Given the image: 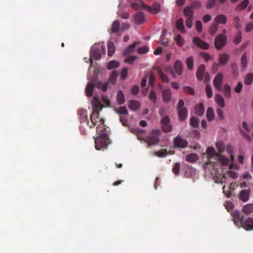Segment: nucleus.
Returning <instances> with one entry per match:
<instances>
[{"mask_svg":"<svg viewBox=\"0 0 253 253\" xmlns=\"http://www.w3.org/2000/svg\"><path fill=\"white\" fill-rule=\"evenodd\" d=\"M99 123L100 124L96 127V132L99 136L95 138V148L98 150L106 149L109 143L108 134L103 132L105 129L104 119H100Z\"/></svg>","mask_w":253,"mask_h":253,"instance_id":"f257e3e1","label":"nucleus"},{"mask_svg":"<svg viewBox=\"0 0 253 253\" xmlns=\"http://www.w3.org/2000/svg\"><path fill=\"white\" fill-rule=\"evenodd\" d=\"M234 218V222H239L242 224L243 227L246 230L253 229V218L249 217L244 222L243 220L244 216L239 211H236L233 213Z\"/></svg>","mask_w":253,"mask_h":253,"instance_id":"f03ea898","label":"nucleus"},{"mask_svg":"<svg viewBox=\"0 0 253 253\" xmlns=\"http://www.w3.org/2000/svg\"><path fill=\"white\" fill-rule=\"evenodd\" d=\"M106 52L105 46L102 43L95 44L93 45L90 50V65L93 63L92 58L99 60L101 58L102 53L105 54Z\"/></svg>","mask_w":253,"mask_h":253,"instance_id":"7ed1b4c3","label":"nucleus"},{"mask_svg":"<svg viewBox=\"0 0 253 253\" xmlns=\"http://www.w3.org/2000/svg\"><path fill=\"white\" fill-rule=\"evenodd\" d=\"M196 75L198 80H204L205 83H207L210 81V75L208 73L205 72V66L204 64H201L199 66Z\"/></svg>","mask_w":253,"mask_h":253,"instance_id":"20e7f679","label":"nucleus"},{"mask_svg":"<svg viewBox=\"0 0 253 253\" xmlns=\"http://www.w3.org/2000/svg\"><path fill=\"white\" fill-rule=\"evenodd\" d=\"M160 134L161 131L159 129L154 130L152 132V134L145 140V142L149 146L155 145L159 141V136Z\"/></svg>","mask_w":253,"mask_h":253,"instance_id":"39448f33","label":"nucleus"},{"mask_svg":"<svg viewBox=\"0 0 253 253\" xmlns=\"http://www.w3.org/2000/svg\"><path fill=\"white\" fill-rule=\"evenodd\" d=\"M227 42V37L224 34L218 35L215 39L214 45L217 49H220Z\"/></svg>","mask_w":253,"mask_h":253,"instance_id":"423d86ee","label":"nucleus"},{"mask_svg":"<svg viewBox=\"0 0 253 253\" xmlns=\"http://www.w3.org/2000/svg\"><path fill=\"white\" fill-rule=\"evenodd\" d=\"M141 6L143 8L149 12H151L153 14H157L160 11V5L157 2H154L152 5V7H151L145 4L144 2H141Z\"/></svg>","mask_w":253,"mask_h":253,"instance_id":"0eeeda50","label":"nucleus"},{"mask_svg":"<svg viewBox=\"0 0 253 253\" xmlns=\"http://www.w3.org/2000/svg\"><path fill=\"white\" fill-rule=\"evenodd\" d=\"M223 83V75L221 73H218L213 79V83L215 87L219 90L222 89Z\"/></svg>","mask_w":253,"mask_h":253,"instance_id":"6e6552de","label":"nucleus"},{"mask_svg":"<svg viewBox=\"0 0 253 253\" xmlns=\"http://www.w3.org/2000/svg\"><path fill=\"white\" fill-rule=\"evenodd\" d=\"M193 42L198 47L203 49H208L210 47L208 43L204 42L197 37H195L193 38Z\"/></svg>","mask_w":253,"mask_h":253,"instance_id":"1a4fd4ad","label":"nucleus"},{"mask_svg":"<svg viewBox=\"0 0 253 253\" xmlns=\"http://www.w3.org/2000/svg\"><path fill=\"white\" fill-rule=\"evenodd\" d=\"M92 112L97 115H99V112L102 109V107L99 102V100L97 97H94L92 100Z\"/></svg>","mask_w":253,"mask_h":253,"instance_id":"9d476101","label":"nucleus"},{"mask_svg":"<svg viewBox=\"0 0 253 253\" xmlns=\"http://www.w3.org/2000/svg\"><path fill=\"white\" fill-rule=\"evenodd\" d=\"M174 143L177 147L185 148L188 146V142L186 140L178 136L174 138Z\"/></svg>","mask_w":253,"mask_h":253,"instance_id":"9b49d317","label":"nucleus"},{"mask_svg":"<svg viewBox=\"0 0 253 253\" xmlns=\"http://www.w3.org/2000/svg\"><path fill=\"white\" fill-rule=\"evenodd\" d=\"M99 119V115H97V114H95V113H91L90 115V119L91 122H89V121H87V125L89 126L90 128L94 127V126L96 125Z\"/></svg>","mask_w":253,"mask_h":253,"instance_id":"f8f14e48","label":"nucleus"},{"mask_svg":"<svg viewBox=\"0 0 253 253\" xmlns=\"http://www.w3.org/2000/svg\"><path fill=\"white\" fill-rule=\"evenodd\" d=\"M251 191L250 189L242 190L239 194V198L243 202L248 201Z\"/></svg>","mask_w":253,"mask_h":253,"instance_id":"ddd939ff","label":"nucleus"},{"mask_svg":"<svg viewBox=\"0 0 253 253\" xmlns=\"http://www.w3.org/2000/svg\"><path fill=\"white\" fill-rule=\"evenodd\" d=\"M134 19L136 24H141L145 20V15L142 12H138L134 15Z\"/></svg>","mask_w":253,"mask_h":253,"instance_id":"4468645a","label":"nucleus"},{"mask_svg":"<svg viewBox=\"0 0 253 253\" xmlns=\"http://www.w3.org/2000/svg\"><path fill=\"white\" fill-rule=\"evenodd\" d=\"M163 100L166 103H168L171 100V91L170 89L167 88L162 91Z\"/></svg>","mask_w":253,"mask_h":253,"instance_id":"2eb2a0df","label":"nucleus"},{"mask_svg":"<svg viewBox=\"0 0 253 253\" xmlns=\"http://www.w3.org/2000/svg\"><path fill=\"white\" fill-rule=\"evenodd\" d=\"M78 115L80 116V119L81 123L85 122L87 123L88 121L87 118V111L86 110L81 109L78 111Z\"/></svg>","mask_w":253,"mask_h":253,"instance_id":"dca6fc26","label":"nucleus"},{"mask_svg":"<svg viewBox=\"0 0 253 253\" xmlns=\"http://www.w3.org/2000/svg\"><path fill=\"white\" fill-rule=\"evenodd\" d=\"M120 29V22L118 20H115L112 24L111 28L109 31L110 34L112 33H117Z\"/></svg>","mask_w":253,"mask_h":253,"instance_id":"f3484780","label":"nucleus"},{"mask_svg":"<svg viewBox=\"0 0 253 253\" xmlns=\"http://www.w3.org/2000/svg\"><path fill=\"white\" fill-rule=\"evenodd\" d=\"M128 107L131 110L136 111L140 107V103L137 100H131L129 102Z\"/></svg>","mask_w":253,"mask_h":253,"instance_id":"a211bd4d","label":"nucleus"},{"mask_svg":"<svg viewBox=\"0 0 253 253\" xmlns=\"http://www.w3.org/2000/svg\"><path fill=\"white\" fill-rule=\"evenodd\" d=\"M156 69L162 81L164 83H169V79L167 75L164 73L162 69L160 67H157Z\"/></svg>","mask_w":253,"mask_h":253,"instance_id":"6ab92c4d","label":"nucleus"},{"mask_svg":"<svg viewBox=\"0 0 253 253\" xmlns=\"http://www.w3.org/2000/svg\"><path fill=\"white\" fill-rule=\"evenodd\" d=\"M226 21L227 17L225 15L223 14H220L217 15L214 19L215 23L217 24L218 25L219 24H225L226 23Z\"/></svg>","mask_w":253,"mask_h":253,"instance_id":"aec40b11","label":"nucleus"},{"mask_svg":"<svg viewBox=\"0 0 253 253\" xmlns=\"http://www.w3.org/2000/svg\"><path fill=\"white\" fill-rule=\"evenodd\" d=\"M174 69L176 72L179 75H181L183 73V65L180 60H176L174 64Z\"/></svg>","mask_w":253,"mask_h":253,"instance_id":"412c9836","label":"nucleus"},{"mask_svg":"<svg viewBox=\"0 0 253 253\" xmlns=\"http://www.w3.org/2000/svg\"><path fill=\"white\" fill-rule=\"evenodd\" d=\"M96 86V84L88 83L85 88V93L86 96L90 97L92 95L93 88Z\"/></svg>","mask_w":253,"mask_h":253,"instance_id":"4be33fe9","label":"nucleus"},{"mask_svg":"<svg viewBox=\"0 0 253 253\" xmlns=\"http://www.w3.org/2000/svg\"><path fill=\"white\" fill-rule=\"evenodd\" d=\"M176 27L180 32L185 33L186 30L184 26L183 20L182 18H179L176 22Z\"/></svg>","mask_w":253,"mask_h":253,"instance_id":"5701e85b","label":"nucleus"},{"mask_svg":"<svg viewBox=\"0 0 253 253\" xmlns=\"http://www.w3.org/2000/svg\"><path fill=\"white\" fill-rule=\"evenodd\" d=\"M131 132L136 135L138 140H143V134L145 132L144 130L139 128H134L131 129Z\"/></svg>","mask_w":253,"mask_h":253,"instance_id":"b1692460","label":"nucleus"},{"mask_svg":"<svg viewBox=\"0 0 253 253\" xmlns=\"http://www.w3.org/2000/svg\"><path fill=\"white\" fill-rule=\"evenodd\" d=\"M183 13L187 18H193L194 11L192 6H187L183 10Z\"/></svg>","mask_w":253,"mask_h":253,"instance_id":"393cba45","label":"nucleus"},{"mask_svg":"<svg viewBox=\"0 0 253 253\" xmlns=\"http://www.w3.org/2000/svg\"><path fill=\"white\" fill-rule=\"evenodd\" d=\"M179 119L183 121L187 118V111L186 108H182L181 109L177 110Z\"/></svg>","mask_w":253,"mask_h":253,"instance_id":"a878e982","label":"nucleus"},{"mask_svg":"<svg viewBox=\"0 0 253 253\" xmlns=\"http://www.w3.org/2000/svg\"><path fill=\"white\" fill-rule=\"evenodd\" d=\"M229 60V56L225 53L221 54L219 57V63L221 65H225Z\"/></svg>","mask_w":253,"mask_h":253,"instance_id":"bb28decb","label":"nucleus"},{"mask_svg":"<svg viewBox=\"0 0 253 253\" xmlns=\"http://www.w3.org/2000/svg\"><path fill=\"white\" fill-rule=\"evenodd\" d=\"M140 43V42H135L132 44L128 46L124 51V54L126 55L131 53L134 49L135 46Z\"/></svg>","mask_w":253,"mask_h":253,"instance_id":"cd10ccee","label":"nucleus"},{"mask_svg":"<svg viewBox=\"0 0 253 253\" xmlns=\"http://www.w3.org/2000/svg\"><path fill=\"white\" fill-rule=\"evenodd\" d=\"M243 211L246 214H249L253 212V204H248L244 206L243 209Z\"/></svg>","mask_w":253,"mask_h":253,"instance_id":"c85d7f7f","label":"nucleus"},{"mask_svg":"<svg viewBox=\"0 0 253 253\" xmlns=\"http://www.w3.org/2000/svg\"><path fill=\"white\" fill-rule=\"evenodd\" d=\"M205 112V108L202 103H200L199 105L195 106V112L197 115L202 116Z\"/></svg>","mask_w":253,"mask_h":253,"instance_id":"c756f323","label":"nucleus"},{"mask_svg":"<svg viewBox=\"0 0 253 253\" xmlns=\"http://www.w3.org/2000/svg\"><path fill=\"white\" fill-rule=\"evenodd\" d=\"M199 157L195 153H191L188 155L186 157V160L190 163H194L196 162Z\"/></svg>","mask_w":253,"mask_h":253,"instance_id":"7c9ffc66","label":"nucleus"},{"mask_svg":"<svg viewBox=\"0 0 253 253\" xmlns=\"http://www.w3.org/2000/svg\"><path fill=\"white\" fill-rule=\"evenodd\" d=\"M117 100L119 104H123L125 102V96L122 90H119L117 92Z\"/></svg>","mask_w":253,"mask_h":253,"instance_id":"2f4dec72","label":"nucleus"},{"mask_svg":"<svg viewBox=\"0 0 253 253\" xmlns=\"http://www.w3.org/2000/svg\"><path fill=\"white\" fill-rule=\"evenodd\" d=\"M216 103L219 105L221 108H224L225 106L224 100L223 97L220 94H216L215 96Z\"/></svg>","mask_w":253,"mask_h":253,"instance_id":"473e14b6","label":"nucleus"},{"mask_svg":"<svg viewBox=\"0 0 253 253\" xmlns=\"http://www.w3.org/2000/svg\"><path fill=\"white\" fill-rule=\"evenodd\" d=\"M114 110L115 112L119 115L122 114L124 115H126L128 113V111L125 106H121L118 108H115Z\"/></svg>","mask_w":253,"mask_h":253,"instance_id":"72a5a7b5","label":"nucleus"},{"mask_svg":"<svg viewBox=\"0 0 253 253\" xmlns=\"http://www.w3.org/2000/svg\"><path fill=\"white\" fill-rule=\"evenodd\" d=\"M219 26L217 24L213 23L209 28V33L211 35H214L218 30Z\"/></svg>","mask_w":253,"mask_h":253,"instance_id":"f704fd0d","label":"nucleus"},{"mask_svg":"<svg viewBox=\"0 0 253 253\" xmlns=\"http://www.w3.org/2000/svg\"><path fill=\"white\" fill-rule=\"evenodd\" d=\"M115 51V47L113 42H109L108 43V54L109 56H111Z\"/></svg>","mask_w":253,"mask_h":253,"instance_id":"c9c22d12","label":"nucleus"},{"mask_svg":"<svg viewBox=\"0 0 253 253\" xmlns=\"http://www.w3.org/2000/svg\"><path fill=\"white\" fill-rule=\"evenodd\" d=\"M253 82V73H249L245 76L244 82L247 85H250Z\"/></svg>","mask_w":253,"mask_h":253,"instance_id":"e433bc0d","label":"nucleus"},{"mask_svg":"<svg viewBox=\"0 0 253 253\" xmlns=\"http://www.w3.org/2000/svg\"><path fill=\"white\" fill-rule=\"evenodd\" d=\"M118 74L119 73L116 71H113L110 76L108 82L112 83L113 84H116Z\"/></svg>","mask_w":253,"mask_h":253,"instance_id":"4c0bfd02","label":"nucleus"},{"mask_svg":"<svg viewBox=\"0 0 253 253\" xmlns=\"http://www.w3.org/2000/svg\"><path fill=\"white\" fill-rule=\"evenodd\" d=\"M207 117L208 120L210 121L213 120L214 118V114L213 109L212 108H209L207 111Z\"/></svg>","mask_w":253,"mask_h":253,"instance_id":"58836bf2","label":"nucleus"},{"mask_svg":"<svg viewBox=\"0 0 253 253\" xmlns=\"http://www.w3.org/2000/svg\"><path fill=\"white\" fill-rule=\"evenodd\" d=\"M249 4V0H244L242 1L237 6V10H244Z\"/></svg>","mask_w":253,"mask_h":253,"instance_id":"ea45409f","label":"nucleus"},{"mask_svg":"<svg viewBox=\"0 0 253 253\" xmlns=\"http://www.w3.org/2000/svg\"><path fill=\"white\" fill-rule=\"evenodd\" d=\"M174 41L179 46H182L184 44V40L180 34L177 35L174 38Z\"/></svg>","mask_w":253,"mask_h":253,"instance_id":"a19ab883","label":"nucleus"},{"mask_svg":"<svg viewBox=\"0 0 253 253\" xmlns=\"http://www.w3.org/2000/svg\"><path fill=\"white\" fill-rule=\"evenodd\" d=\"M207 153L209 157H213L214 156L218 157L219 155L217 154L214 149L211 147H209L207 148Z\"/></svg>","mask_w":253,"mask_h":253,"instance_id":"79ce46f5","label":"nucleus"},{"mask_svg":"<svg viewBox=\"0 0 253 253\" xmlns=\"http://www.w3.org/2000/svg\"><path fill=\"white\" fill-rule=\"evenodd\" d=\"M224 96L226 98H230L231 96V87L228 84H225L224 86Z\"/></svg>","mask_w":253,"mask_h":253,"instance_id":"37998d69","label":"nucleus"},{"mask_svg":"<svg viewBox=\"0 0 253 253\" xmlns=\"http://www.w3.org/2000/svg\"><path fill=\"white\" fill-rule=\"evenodd\" d=\"M120 65V63L117 61L112 60L110 61L107 66V68L109 70H111L114 68L118 67Z\"/></svg>","mask_w":253,"mask_h":253,"instance_id":"c03bdc74","label":"nucleus"},{"mask_svg":"<svg viewBox=\"0 0 253 253\" xmlns=\"http://www.w3.org/2000/svg\"><path fill=\"white\" fill-rule=\"evenodd\" d=\"M168 152L167 149H163L160 150V151H157L155 152V155L157 156L158 157L162 158L166 157Z\"/></svg>","mask_w":253,"mask_h":253,"instance_id":"a18cd8bd","label":"nucleus"},{"mask_svg":"<svg viewBox=\"0 0 253 253\" xmlns=\"http://www.w3.org/2000/svg\"><path fill=\"white\" fill-rule=\"evenodd\" d=\"M194 64V58L193 56H190L186 59V65L188 69L190 70H192L193 68Z\"/></svg>","mask_w":253,"mask_h":253,"instance_id":"49530a36","label":"nucleus"},{"mask_svg":"<svg viewBox=\"0 0 253 253\" xmlns=\"http://www.w3.org/2000/svg\"><path fill=\"white\" fill-rule=\"evenodd\" d=\"M109 82H106L103 84L101 82H98L96 84V87L101 88L102 91L106 92L108 87Z\"/></svg>","mask_w":253,"mask_h":253,"instance_id":"de8ad7c7","label":"nucleus"},{"mask_svg":"<svg viewBox=\"0 0 253 253\" xmlns=\"http://www.w3.org/2000/svg\"><path fill=\"white\" fill-rule=\"evenodd\" d=\"M190 124L192 127L197 128L199 126V120L196 117H193L190 119Z\"/></svg>","mask_w":253,"mask_h":253,"instance_id":"09e8293b","label":"nucleus"},{"mask_svg":"<svg viewBox=\"0 0 253 253\" xmlns=\"http://www.w3.org/2000/svg\"><path fill=\"white\" fill-rule=\"evenodd\" d=\"M201 57L206 62H208L211 60H212V57L209 53L205 52H201L200 53Z\"/></svg>","mask_w":253,"mask_h":253,"instance_id":"8fccbe9b","label":"nucleus"},{"mask_svg":"<svg viewBox=\"0 0 253 253\" xmlns=\"http://www.w3.org/2000/svg\"><path fill=\"white\" fill-rule=\"evenodd\" d=\"M218 157L219 158V161L221 164L223 166H227L229 163V160L227 158L225 157L218 155Z\"/></svg>","mask_w":253,"mask_h":253,"instance_id":"3c124183","label":"nucleus"},{"mask_svg":"<svg viewBox=\"0 0 253 253\" xmlns=\"http://www.w3.org/2000/svg\"><path fill=\"white\" fill-rule=\"evenodd\" d=\"M242 39V34L241 31H238L235 36L234 42L237 44L240 43Z\"/></svg>","mask_w":253,"mask_h":253,"instance_id":"603ef678","label":"nucleus"},{"mask_svg":"<svg viewBox=\"0 0 253 253\" xmlns=\"http://www.w3.org/2000/svg\"><path fill=\"white\" fill-rule=\"evenodd\" d=\"M149 99L153 103L156 102L157 96L154 90H151L149 94Z\"/></svg>","mask_w":253,"mask_h":253,"instance_id":"864d4df0","label":"nucleus"},{"mask_svg":"<svg viewBox=\"0 0 253 253\" xmlns=\"http://www.w3.org/2000/svg\"><path fill=\"white\" fill-rule=\"evenodd\" d=\"M183 91L187 94H189L190 95H194L195 93V91L193 88L186 86L184 87Z\"/></svg>","mask_w":253,"mask_h":253,"instance_id":"5fc2aeb1","label":"nucleus"},{"mask_svg":"<svg viewBox=\"0 0 253 253\" xmlns=\"http://www.w3.org/2000/svg\"><path fill=\"white\" fill-rule=\"evenodd\" d=\"M240 21V20L238 17H235L233 18L234 25L237 29H239L241 28V24Z\"/></svg>","mask_w":253,"mask_h":253,"instance_id":"6e6d98bb","label":"nucleus"},{"mask_svg":"<svg viewBox=\"0 0 253 253\" xmlns=\"http://www.w3.org/2000/svg\"><path fill=\"white\" fill-rule=\"evenodd\" d=\"M241 64L243 68H246L247 66V57L246 53H244L241 58Z\"/></svg>","mask_w":253,"mask_h":253,"instance_id":"4d7b16f0","label":"nucleus"},{"mask_svg":"<svg viewBox=\"0 0 253 253\" xmlns=\"http://www.w3.org/2000/svg\"><path fill=\"white\" fill-rule=\"evenodd\" d=\"M180 165L179 163H176L172 168V172L176 175L179 174L180 170Z\"/></svg>","mask_w":253,"mask_h":253,"instance_id":"13d9d810","label":"nucleus"},{"mask_svg":"<svg viewBox=\"0 0 253 253\" xmlns=\"http://www.w3.org/2000/svg\"><path fill=\"white\" fill-rule=\"evenodd\" d=\"M162 129L164 132H169L171 130L172 126L169 124H168L167 125H162Z\"/></svg>","mask_w":253,"mask_h":253,"instance_id":"bf43d9fd","label":"nucleus"},{"mask_svg":"<svg viewBox=\"0 0 253 253\" xmlns=\"http://www.w3.org/2000/svg\"><path fill=\"white\" fill-rule=\"evenodd\" d=\"M231 70L232 74L234 76H237L238 74V66L236 63H232L231 64Z\"/></svg>","mask_w":253,"mask_h":253,"instance_id":"052dcab7","label":"nucleus"},{"mask_svg":"<svg viewBox=\"0 0 253 253\" xmlns=\"http://www.w3.org/2000/svg\"><path fill=\"white\" fill-rule=\"evenodd\" d=\"M206 91L207 95L209 98H211L212 96V91L211 87L209 84H207L206 87Z\"/></svg>","mask_w":253,"mask_h":253,"instance_id":"680f3d73","label":"nucleus"},{"mask_svg":"<svg viewBox=\"0 0 253 253\" xmlns=\"http://www.w3.org/2000/svg\"><path fill=\"white\" fill-rule=\"evenodd\" d=\"M137 58V57L136 56H130L127 57L125 59V62L130 64H132Z\"/></svg>","mask_w":253,"mask_h":253,"instance_id":"e2e57ef3","label":"nucleus"},{"mask_svg":"<svg viewBox=\"0 0 253 253\" xmlns=\"http://www.w3.org/2000/svg\"><path fill=\"white\" fill-rule=\"evenodd\" d=\"M149 48L146 46H143L138 49L137 52L139 54H144L148 51Z\"/></svg>","mask_w":253,"mask_h":253,"instance_id":"0e129e2a","label":"nucleus"},{"mask_svg":"<svg viewBox=\"0 0 253 253\" xmlns=\"http://www.w3.org/2000/svg\"><path fill=\"white\" fill-rule=\"evenodd\" d=\"M243 87V84L242 83L240 82H238L237 85L234 88V90L236 93H240L242 91V89Z\"/></svg>","mask_w":253,"mask_h":253,"instance_id":"69168bd1","label":"nucleus"},{"mask_svg":"<svg viewBox=\"0 0 253 253\" xmlns=\"http://www.w3.org/2000/svg\"><path fill=\"white\" fill-rule=\"evenodd\" d=\"M193 18H187V19L185 21V24H186V27L190 29L192 27V26H193V24H192Z\"/></svg>","mask_w":253,"mask_h":253,"instance_id":"338daca9","label":"nucleus"},{"mask_svg":"<svg viewBox=\"0 0 253 253\" xmlns=\"http://www.w3.org/2000/svg\"><path fill=\"white\" fill-rule=\"evenodd\" d=\"M253 30V21L248 23L246 25L245 31L247 33L251 32Z\"/></svg>","mask_w":253,"mask_h":253,"instance_id":"774afa93","label":"nucleus"}]
</instances>
